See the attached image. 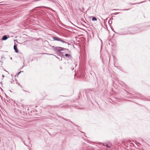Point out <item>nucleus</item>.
<instances>
[{
  "label": "nucleus",
  "instance_id": "obj_33",
  "mask_svg": "<svg viewBox=\"0 0 150 150\" xmlns=\"http://www.w3.org/2000/svg\"><path fill=\"white\" fill-rule=\"evenodd\" d=\"M5 95H6V98H7V96H6V94H5Z\"/></svg>",
  "mask_w": 150,
  "mask_h": 150
},
{
  "label": "nucleus",
  "instance_id": "obj_10",
  "mask_svg": "<svg viewBox=\"0 0 150 150\" xmlns=\"http://www.w3.org/2000/svg\"><path fill=\"white\" fill-rule=\"evenodd\" d=\"M127 95H128L129 96H130V97L131 98H132L134 97H137V96H134L133 95H132L131 93H128Z\"/></svg>",
  "mask_w": 150,
  "mask_h": 150
},
{
  "label": "nucleus",
  "instance_id": "obj_27",
  "mask_svg": "<svg viewBox=\"0 0 150 150\" xmlns=\"http://www.w3.org/2000/svg\"><path fill=\"white\" fill-rule=\"evenodd\" d=\"M71 23L72 24V25H74L71 22Z\"/></svg>",
  "mask_w": 150,
  "mask_h": 150
},
{
  "label": "nucleus",
  "instance_id": "obj_26",
  "mask_svg": "<svg viewBox=\"0 0 150 150\" xmlns=\"http://www.w3.org/2000/svg\"><path fill=\"white\" fill-rule=\"evenodd\" d=\"M64 105H63L61 107H64Z\"/></svg>",
  "mask_w": 150,
  "mask_h": 150
},
{
  "label": "nucleus",
  "instance_id": "obj_15",
  "mask_svg": "<svg viewBox=\"0 0 150 150\" xmlns=\"http://www.w3.org/2000/svg\"><path fill=\"white\" fill-rule=\"evenodd\" d=\"M23 143L26 146H28V145L25 144V143L24 141H22Z\"/></svg>",
  "mask_w": 150,
  "mask_h": 150
},
{
  "label": "nucleus",
  "instance_id": "obj_28",
  "mask_svg": "<svg viewBox=\"0 0 150 150\" xmlns=\"http://www.w3.org/2000/svg\"><path fill=\"white\" fill-rule=\"evenodd\" d=\"M10 92H12V91H11V90H10Z\"/></svg>",
  "mask_w": 150,
  "mask_h": 150
},
{
  "label": "nucleus",
  "instance_id": "obj_19",
  "mask_svg": "<svg viewBox=\"0 0 150 150\" xmlns=\"http://www.w3.org/2000/svg\"><path fill=\"white\" fill-rule=\"evenodd\" d=\"M130 4H131L132 5H134V4H136V3H134V4H131V3H129Z\"/></svg>",
  "mask_w": 150,
  "mask_h": 150
},
{
  "label": "nucleus",
  "instance_id": "obj_5",
  "mask_svg": "<svg viewBox=\"0 0 150 150\" xmlns=\"http://www.w3.org/2000/svg\"><path fill=\"white\" fill-rule=\"evenodd\" d=\"M13 48L16 52L18 53V50L17 47V45H16L15 44V45L14 46Z\"/></svg>",
  "mask_w": 150,
  "mask_h": 150
},
{
  "label": "nucleus",
  "instance_id": "obj_30",
  "mask_svg": "<svg viewBox=\"0 0 150 150\" xmlns=\"http://www.w3.org/2000/svg\"><path fill=\"white\" fill-rule=\"evenodd\" d=\"M0 62L2 63V62L1 61H0Z\"/></svg>",
  "mask_w": 150,
  "mask_h": 150
},
{
  "label": "nucleus",
  "instance_id": "obj_24",
  "mask_svg": "<svg viewBox=\"0 0 150 150\" xmlns=\"http://www.w3.org/2000/svg\"><path fill=\"white\" fill-rule=\"evenodd\" d=\"M20 138H21V140H22V141H23V139L22 137H20Z\"/></svg>",
  "mask_w": 150,
  "mask_h": 150
},
{
  "label": "nucleus",
  "instance_id": "obj_2",
  "mask_svg": "<svg viewBox=\"0 0 150 150\" xmlns=\"http://www.w3.org/2000/svg\"><path fill=\"white\" fill-rule=\"evenodd\" d=\"M52 47L53 48L54 51L56 52H58L61 53H64L63 52H61L62 51L65 50L66 52H69V50L67 49H65L63 47H55L54 46H52Z\"/></svg>",
  "mask_w": 150,
  "mask_h": 150
},
{
  "label": "nucleus",
  "instance_id": "obj_29",
  "mask_svg": "<svg viewBox=\"0 0 150 150\" xmlns=\"http://www.w3.org/2000/svg\"><path fill=\"white\" fill-rule=\"evenodd\" d=\"M10 59H12V57H11V58H10Z\"/></svg>",
  "mask_w": 150,
  "mask_h": 150
},
{
  "label": "nucleus",
  "instance_id": "obj_8",
  "mask_svg": "<svg viewBox=\"0 0 150 150\" xmlns=\"http://www.w3.org/2000/svg\"><path fill=\"white\" fill-rule=\"evenodd\" d=\"M65 56L69 58H71V56L70 54H65Z\"/></svg>",
  "mask_w": 150,
  "mask_h": 150
},
{
  "label": "nucleus",
  "instance_id": "obj_17",
  "mask_svg": "<svg viewBox=\"0 0 150 150\" xmlns=\"http://www.w3.org/2000/svg\"><path fill=\"white\" fill-rule=\"evenodd\" d=\"M16 83H17V84H18V85L19 86H20V87H21V85H20V84L19 83H17V82H16Z\"/></svg>",
  "mask_w": 150,
  "mask_h": 150
},
{
  "label": "nucleus",
  "instance_id": "obj_12",
  "mask_svg": "<svg viewBox=\"0 0 150 150\" xmlns=\"http://www.w3.org/2000/svg\"><path fill=\"white\" fill-rule=\"evenodd\" d=\"M54 108H58L59 107V105H56L55 106H52Z\"/></svg>",
  "mask_w": 150,
  "mask_h": 150
},
{
  "label": "nucleus",
  "instance_id": "obj_23",
  "mask_svg": "<svg viewBox=\"0 0 150 150\" xmlns=\"http://www.w3.org/2000/svg\"><path fill=\"white\" fill-rule=\"evenodd\" d=\"M2 76L3 77V78H4V75H2Z\"/></svg>",
  "mask_w": 150,
  "mask_h": 150
},
{
  "label": "nucleus",
  "instance_id": "obj_36",
  "mask_svg": "<svg viewBox=\"0 0 150 150\" xmlns=\"http://www.w3.org/2000/svg\"><path fill=\"white\" fill-rule=\"evenodd\" d=\"M142 2H141L140 3H142Z\"/></svg>",
  "mask_w": 150,
  "mask_h": 150
},
{
  "label": "nucleus",
  "instance_id": "obj_20",
  "mask_svg": "<svg viewBox=\"0 0 150 150\" xmlns=\"http://www.w3.org/2000/svg\"><path fill=\"white\" fill-rule=\"evenodd\" d=\"M61 52L64 53H65V52H66L65 50L62 51Z\"/></svg>",
  "mask_w": 150,
  "mask_h": 150
},
{
  "label": "nucleus",
  "instance_id": "obj_13",
  "mask_svg": "<svg viewBox=\"0 0 150 150\" xmlns=\"http://www.w3.org/2000/svg\"><path fill=\"white\" fill-rule=\"evenodd\" d=\"M28 137V143L27 144H31V140H30L29 138Z\"/></svg>",
  "mask_w": 150,
  "mask_h": 150
},
{
  "label": "nucleus",
  "instance_id": "obj_14",
  "mask_svg": "<svg viewBox=\"0 0 150 150\" xmlns=\"http://www.w3.org/2000/svg\"><path fill=\"white\" fill-rule=\"evenodd\" d=\"M23 71H20V72H18V73L16 74V76L17 75L18 76L21 73V72H23Z\"/></svg>",
  "mask_w": 150,
  "mask_h": 150
},
{
  "label": "nucleus",
  "instance_id": "obj_16",
  "mask_svg": "<svg viewBox=\"0 0 150 150\" xmlns=\"http://www.w3.org/2000/svg\"><path fill=\"white\" fill-rule=\"evenodd\" d=\"M50 55H54V56H55L56 58H57L58 59V57H57V56H56V55H54V54H50Z\"/></svg>",
  "mask_w": 150,
  "mask_h": 150
},
{
  "label": "nucleus",
  "instance_id": "obj_21",
  "mask_svg": "<svg viewBox=\"0 0 150 150\" xmlns=\"http://www.w3.org/2000/svg\"><path fill=\"white\" fill-rule=\"evenodd\" d=\"M13 82H14V81H13H13H11V83H13Z\"/></svg>",
  "mask_w": 150,
  "mask_h": 150
},
{
  "label": "nucleus",
  "instance_id": "obj_9",
  "mask_svg": "<svg viewBox=\"0 0 150 150\" xmlns=\"http://www.w3.org/2000/svg\"><path fill=\"white\" fill-rule=\"evenodd\" d=\"M91 17L92 18V21H97V19L96 17H93V16H91Z\"/></svg>",
  "mask_w": 150,
  "mask_h": 150
},
{
  "label": "nucleus",
  "instance_id": "obj_32",
  "mask_svg": "<svg viewBox=\"0 0 150 150\" xmlns=\"http://www.w3.org/2000/svg\"><path fill=\"white\" fill-rule=\"evenodd\" d=\"M1 90H2V89L1 88Z\"/></svg>",
  "mask_w": 150,
  "mask_h": 150
},
{
  "label": "nucleus",
  "instance_id": "obj_6",
  "mask_svg": "<svg viewBox=\"0 0 150 150\" xmlns=\"http://www.w3.org/2000/svg\"><path fill=\"white\" fill-rule=\"evenodd\" d=\"M62 118L65 120L69 122L70 123L73 124L74 126L77 127H79V126H78L74 124L71 121L67 119H65V118H64V117H62Z\"/></svg>",
  "mask_w": 150,
  "mask_h": 150
},
{
  "label": "nucleus",
  "instance_id": "obj_3",
  "mask_svg": "<svg viewBox=\"0 0 150 150\" xmlns=\"http://www.w3.org/2000/svg\"><path fill=\"white\" fill-rule=\"evenodd\" d=\"M52 38L55 40L60 41V42H62L63 43H65L69 45H70V44L69 43V42H66L64 41L63 40H62L60 39V38H59L58 37H57V36L53 37Z\"/></svg>",
  "mask_w": 150,
  "mask_h": 150
},
{
  "label": "nucleus",
  "instance_id": "obj_1",
  "mask_svg": "<svg viewBox=\"0 0 150 150\" xmlns=\"http://www.w3.org/2000/svg\"><path fill=\"white\" fill-rule=\"evenodd\" d=\"M140 29L138 28L130 27L128 28L127 30H125L121 32L122 35L134 34L141 31Z\"/></svg>",
  "mask_w": 150,
  "mask_h": 150
},
{
  "label": "nucleus",
  "instance_id": "obj_25",
  "mask_svg": "<svg viewBox=\"0 0 150 150\" xmlns=\"http://www.w3.org/2000/svg\"><path fill=\"white\" fill-rule=\"evenodd\" d=\"M115 67H116L117 68H118V67H117V66H115Z\"/></svg>",
  "mask_w": 150,
  "mask_h": 150
},
{
  "label": "nucleus",
  "instance_id": "obj_22",
  "mask_svg": "<svg viewBox=\"0 0 150 150\" xmlns=\"http://www.w3.org/2000/svg\"><path fill=\"white\" fill-rule=\"evenodd\" d=\"M21 105V107H23V108H24V106L23 105Z\"/></svg>",
  "mask_w": 150,
  "mask_h": 150
},
{
  "label": "nucleus",
  "instance_id": "obj_7",
  "mask_svg": "<svg viewBox=\"0 0 150 150\" xmlns=\"http://www.w3.org/2000/svg\"><path fill=\"white\" fill-rule=\"evenodd\" d=\"M100 143L102 144H103L102 145L103 146H106V147H107L108 148H110V146H109L108 145V144H106V143H104V144H103L102 143Z\"/></svg>",
  "mask_w": 150,
  "mask_h": 150
},
{
  "label": "nucleus",
  "instance_id": "obj_4",
  "mask_svg": "<svg viewBox=\"0 0 150 150\" xmlns=\"http://www.w3.org/2000/svg\"><path fill=\"white\" fill-rule=\"evenodd\" d=\"M8 38H9V36L8 35H4L3 36L1 40H6Z\"/></svg>",
  "mask_w": 150,
  "mask_h": 150
},
{
  "label": "nucleus",
  "instance_id": "obj_31",
  "mask_svg": "<svg viewBox=\"0 0 150 150\" xmlns=\"http://www.w3.org/2000/svg\"><path fill=\"white\" fill-rule=\"evenodd\" d=\"M16 81H17V80H16Z\"/></svg>",
  "mask_w": 150,
  "mask_h": 150
},
{
  "label": "nucleus",
  "instance_id": "obj_11",
  "mask_svg": "<svg viewBox=\"0 0 150 150\" xmlns=\"http://www.w3.org/2000/svg\"><path fill=\"white\" fill-rule=\"evenodd\" d=\"M129 9H124L122 10L121 9H114L113 10H122V11H127V10H128Z\"/></svg>",
  "mask_w": 150,
  "mask_h": 150
},
{
  "label": "nucleus",
  "instance_id": "obj_34",
  "mask_svg": "<svg viewBox=\"0 0 150 150\" xmlns=\"http://www.w3.org/2000/svg\"><path fill=\"white\" fill-rule=\"evenodd\" d=\"M4 71H6L7 72V71H6L5 70H4Z\"/></svg>",
  "mask_w": 150,
  "mask_h": 150
},
{
  "label": "nucleus",
  "instance_id": "obj_35",
  "mask_svg": "<svg viewBox=\"0 0 150 150\" xmlns=\"http://www.w3.org/2000/svg\"><path fill=\"white\" fill-rule=\"evenodd\" d=\"M28 149H29V150H30V149H29V148H28Z\"/></svg>",
  "mask_w": 150,
  "mask_h": 150
},
{
  "label": "nucleus",
  "instance_id": "obj_18",
  "mask_svg": "<svg viewBox=\"0 0 150 150\" xmlns=\"http://www.w3.org/2000/svg\"><path fill=\"white\" fill-rule=\"evenodd\" d=\"M118 13H119L118 12H117V13H115L114 14L115 15H116L117 14H118Z\"/></svg>",
  "mask_w": 150,
  "mask_h": 150
}]
</instances>
